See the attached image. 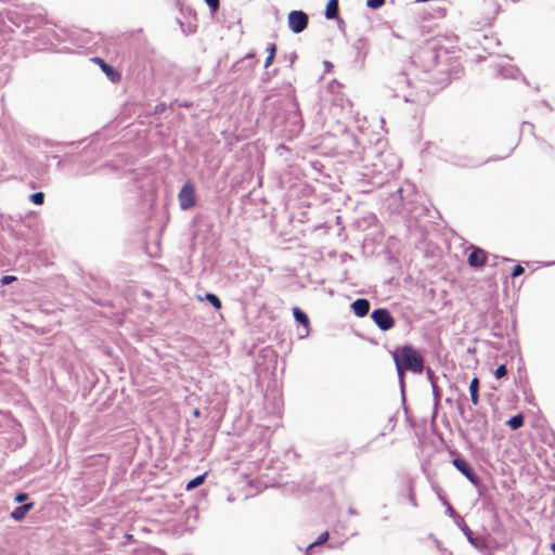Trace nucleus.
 Instances as JSON below:
<instances>
[{"label":"nucleus","mask_w":555,"mask_h":555,"mask_svg":"<svg viewBox=\"0 0 555 555\" xmlns=\"http://www.w3.org/2000/svg\"><path fill=\"white\" fill-rule=\"evenodd\" d=\"M28 498V494L25 493V492H20L15 495V501L18 502V503H22L24 501H26Z\"/></svg>","instance_id":"f704fd0d"},{"label":"nucleus","mask_w":555,"mask_h":555,"mask_svg":"<svg viewBox=\"0 0 555 555\" xmlns=\"http://www.w3.org/2000/svg\"><path fill=\"white\" fill-rule=\"evenodd\" d=\"M371 305L366 298H358L351 304L352 312L359 317H365L370 311Z\"/></svg>","instance_id":"4468645a"},{"label":"nucleus","mask_w":555,"mask_h":555,"mask_svg":"<svg viewBox=\"0 0 555 555\" xmlns=\"http://www.w3.org/2000/svg\"><path fill=\"white\" fill-rule=\"evenodd\" d=\"M470 401L474 405L479 402V379L474 377L469 383Z\"/></svg>","instance_id":"dca6fc26"},{"label":"nucleus","mask_w":555,"mask_h":555,"mask_svg":"<svg viewBox=\"0 0 555 555\" xmlns=\"http://www.w3.org/2000/svg\"><path fill=\"white\" fill-rule=\"evenodd\" d=\"M525 272V269L520 264H516L512 271V278H517Z\"/></svg>","instance_id":"2f4dec72"},{"label":"nucleus","mask_w":555,"mask_h":555,"mask_svg":"<svg viewBox=\"0 0 555 555\" xmlns=\"http://www.w3.org/2000/svg\"><path fill=\"white\" fill-rule=\"evenodd\" d=\"M205 478H206V474H202V475L196 476L195 478L191 479L186 483L185 489L186 490H192V489H195V488L199 487L202 483H204Z\"/></svg>","instance_id":"412c9836"},{"label":"nucleus","mask_w":555,"mask_h":555,"mask_svg":"<svg viewBox=\"0 0 555 555\" xmlns=\"http://www.w3.org/2000/svg\"><path fill=\"white\" fill-rule=\"evenodd\" d=\"M34 503H25L23 505H20L15 507L10 516L15 521H22L25 518V515L33 508Z\"/></svg>","instance_id":"2eb2a0df"},{"label":"nucleus","mask_w":555,"mask_h":555,"mask_svg":"<svg viewBox=\"0 0 555 555\" xmlns=\"http://www.w3.org/2000/svg\"><path fill=\"white\" fill-rule=\"evenodd\" d=\"M551 550H552L553 554L555 555V543L551 544Z\"/></svg>","instance_id":"79ce46f5"},{"label":"nucleus","mask_w":555,"mask_h":555,"mask_svg":"<svg viewBox=\"0 0 555 555\" xmlns=\"http://www.w3.org/2000/svg\"><path fill=\"white\" fill-rule=\"evenodd\" d=\"M193 415H194V416H196V417H197V416H199V410H198V409H195V410L193 411Z\"/></svg>","instance_id":"a19ab883"},{"label":"nucleus","mask_w":555,"mask_h":555,"mask_svg":"<svg viewBox=\"0 0 555 555\" xmlns=\"http://www.w3.org/2000/svg\"><path fill=\"white\" fill-rule=\"evenodd\" d=\"M457 165L467 167V166H475L476 164L470 160H464V162H459Z\"/></svg>","instance_id":"e433bc0d"},{"label":"nucleus","mask_w":555,"mask_h":555,"mask_svg":"<svg viewBox=\"0 0 555 555\" xmlns=\"http://www.w3.org/2000/svg\"><path fill=\"white\" fill-rule=\"evenodd\" d=\"M457 527L465 534L469 544L473 545L477 551L483 554L489 551V543L487 539L482 535H475L472 529L466 525L462 517H459Z\"/></svg>","instance_id":"39448f33"},{"label":"nucleus","mask_w":555,"mask_h":555,"mask_svg":"<svg viewBox=\"0 0 555 555\" xmlns=\"http://www.w3.org/2000/svg\"><path fill=\"white\" fill-rule=\"evenodd\" d=\"M348 514L351 515V516H356V515H358V512L353 507H349L348 508Z\"/></svg>","instance_id":"58836bf2"},{"label":"nucleus","mask_w":555,"mask_h":555,"mask_svg":"<svg viewBox=\"0 0 555 555\" xmlns=\"http://www.w3.org/2000/svg\"><path fill=\"white\" fill-rule=\"evenodd\" d=\"M356 52V62L362 66L364 64L365 57L369 53L370 44L366 38L360 37L356 40L352 46Z\"/></svg>","instance_id":"9d476101"},{"label":"nucleus","mask_w":555,"mask_h":555,"mask_svg":"<svg viewBox=\"0 0 555 555\" xmlns=\"http://www.w3.org/2000/svg\"><path fill=\"white\" fill-rule=\"evenodd\" d=\"M378 162L385 165V169L388 173H393L400 167L399 158L391 152H382L378 155Z\"/></svg>","instance_id":"9b49d317"},{"label":"nucleus","mask_w":555,"mask_h":555,"mask_svg":"<svg viewBox=\"0 0 555 555\" xmlns=\"http://www.w3.org/2000/svg\"><path fill=\"white\" fill-rule=\"evenodd\" d=\"M51 31L53 33V38H54L55 40H57V41H61V40H62L55 31H53V30H51Z\"/></svg>","instance_id":"ea45409f"},{"label":"nucleus","mask_w":555,"mask_h":555,"mask_svg":"<svg viewBox=\"0 0 555 555\" xmlns=\"http://www.w3.org/2000/svg\"><path fill=\"white\" fill-rule=\"evenodd\" d=\"M409 501L410 503L416 507L417 506V503H416V499H415V494L413 492V488H412V485H410L409 487Z\"/></svg>","instance_id":"473e14b6"},{"label":"nucleus","mask_w":555,"mask_h":555,"mask_svg":"<svg viewBox=\"0 0 555 555\" xmlns=\"http://www.w3.org/2000/svg\"><path fill=\"white\" fill-rule=\"evenodd\" d=\"M498 74L503 78H516L518 69L512 65H508L506 67L502 66L500 67Z\"/></svg>","instance_id":"6ab92c4d"},{"label":"nucleus","mask_w":555,"mask_h":555,"mask_svg":"<svg viewBox=\"0 0 555 555\" xmlns=\"http://www.w3.org/2000/svg\"><path fill=\"white\" fill-rule=\"evenodd\" d=\"M506 424L513 430L519 429L520 427L524 426V416L521 414L514 415L506 422Z\"/></svg>","instance_id":"aec40b11"},{"label":"nucleus","mask_w":555,"mask_h":555,"mask_svg":"<svg viewBox=\"0 0 555 555\" xmlns=\"http://www.w3.org/2000/svg\"><path fill=\"white\" fill-rule=\"evenodd\" d=\"M395 364H396V369H397V373H398V377H399V380H400V386H401V391L403 392V388H404V375H405V371H408L405 367H403L399 361H395Z\"/></svg>","instance_id":"b1692460"},{"label":"nucleus","mask_w":555,"mask_h":555,"mask_svg":"<svg viewBox=\"0 0 555 555\" xmlns=\"http://www.w3.org/2000/svg\"><path fill=\"white\" fill-rule=\"evenodd\" d=\"M338 1L337 0H330L326 4L325 9V17L327 20H334L338 16Z\"/></svg>","instance_id":"f3484780"},{"label":"nucleus","mask_w":555,"mask_h":555,"mask_svg":"<svg viewBox=\"0 0 555 555\" xmlns=\"http://www.w3.org/2000/svg\"><path fill=\"white\" fill-rule=\"evenodd\" d=\"M373 166H374V167H376V168H377V170H380V169H379L380 165H379L378 163H374V164H373Z\"/></svg>","instance_id":"37998d69"},{"label":"nucleus","mask_w":555,"mask_h":555,"mask_svg":"<svg viewBox=\"0 0 555 555\" xmlns=\"http://www.w3.org/2000/svg\"><path fill=\"white\" fill-rule=\"evenodd\" d=\"M507 375V367L505 364H501L496 367V370L494 371V376L495 378L500 379L504 376Z\"/></svg>","instance_id":"bb28decb"},{"label":"nucleus","mask_w":555,"mask_h":555,"mask_svg":"<svg viewBox=\"0 0 555 555\" xmlns=\"http://www.w3.org/2000/svg\"><path fill=\"white\" fill-rule=\"evenodd\" d=\"M206 300L217 310L221 309V300L220 298L214 294V293H207L205 295Z\"/></svg>","instance_id":"4be33fe9"},{"label":"nucleus","mask_w":555,"mask_h":555,"mask_svg":"<svg viewBox=\"0 0 555 555\" xmlns=\"http://www.w3.org/2000/svg\"><path fill=\"white\" fill-rule=\"evenodd\" d=\"M0 70H2V72H3V70H4V68H0Z\"/></svg>","instance_id":"49530a36"},{"label":"nucleus","mask_w":555,"mask_h":555,"mask_svg":"<svg viewBox=\"0 0 555 555\" xmlns=\"http://www.w3.org/2000/svg\"><path fill=\"white\" fill-rule=\"evenodd\" d=\"M178 201L182 210H188L195 206V189L191 181H186L178 194Z\"/></svg>","instance_id":"6e6552de"},{"label":"nucleus","mask_w":555,"mask_h":555,"mask_svg":"<svg viewBox=\"0 0 555 555\" xmlns=\"http://www.w3.org/2000/svg\"><path fill=\"white\" fill-rule=\"evenodd\" d=\"M385 3V0H366V5L372 10H377L382 8Z\"/></svg>","instance_id":"c756f323"},{"label":"nucleus","mask_w":555,"mask_h":555,"mask_svg":"<svg viewBox=\"0 0 555 555\" xmlns=\"http://www.w3.org/2000/svg\"><path fill=\"white\" fill-rule=\"evenodd\" d=\"M327 540H328V532L325 531V532L321 533L320 537L315 541H313L312 543H310L308 545L306 552L309 553L313 547L325 543Z\"/></svg>","instance_id":"5701e85b"},{"label":"nucleus","mask_w":555,"mask_h":555,"mask_svg":"<svg viewBox=\"0 0 555 555\" xmlns=\"http://www.w3.org/2000/svg\"><path fill=\"white\" fill-rule=\"evenodd\" d=\"M125 538H126L127 540H131V539H132V535H131V534H125Z\"/></svg>","instance_id":"c03bdc74"},{"label":"nucleus","mask_w":555,"mask_h":555,"mask_svg":"<svg viewBox=\"0 0 555 555\" xmlns=\"http://www.w3.org/2000/svg\"><path fill=\"white\" fill-rule=\"evenodd\" d=\"M440 50L436 47L426 46L421 48L412 57L415 65H420L425 73L433 70L439 62Z\"/></svg>","instance_id":"20e7f679"},{"label":"nucleus","mask_w":555,"mask_h":555,"mask_svg":"<svg viewBox=\"0 0 555 555\" xmlns=\"http://www.w3.org/2000/svg\"><path fill=\"white\" fill-rule=\"evenodd\" d=\"M427 377L430 383H431V380H435V375H434V372L431 371V369H427Z\"/></svg>","instance_id":"4c0bfd02"},{"label":"nucleus","mask_w":555,"mask_h":555,"mask_svg":"<svg viewBox=\"0 0 555 555\" xmlns=\"http://www.w3.org/2000/svg\"><path fill=\"white\" fill-rule=\"evenodd\" d=\"M16 280L14 275H3L0 280L1 285H9Z\"/></svg>","instance_id":"7c9ffc66"},{"label":"nucleus","mask_w":555,"mask_h":555,"mask_svg":"<svg viewBox=\"0 0 555 555\" xmlns=\"http://www.w3.org/2000/svg\"><path fill=\"white\" fill-rule=\"evenodd\" d=\"M254 56H255V54L253 52L247 54V57H254Z\"/></svg>","instance_id":"a18cd8bd"},{"label":"nucleus","mask_w":555,"mask_h":555,"mask_svg":"<svg viewBox=\"0 0 555 555\" xmlns=\"http://www.w3.org/2000/svg\"><path fill=\"white\" fill-rule=\"evenodd\" d=\"M371 318L376 326L383 331H389L395 326V319L386 308H377L371 313Z\"/></svg>","instance_id":"0eeeda50"},{"label":"nucleus","mask_w":555,"mask_h":555,"mask_svg":"<svg viewBox=\"0 0 555 555\" xmlns=\"http://www.w3.org/2000/svg\"><path fill=\"white\" fill-rule=\"evenodd\" d=\"M452 463L475 487H479L480 479L466 460L459 456L453 459Z\"/></svg>","instance_id":"1a4fd4ad"},{"label":"nucleus","mask_w":555,"mask_h":555,"mask_svg":"<svg viewBox=\"0 0 555 555\" xmlns=\"http://www.w3.org/2000/svg\"><path fill=\"white\" fill-rule=\"evenodd\" d=\"M309 23V16L306 12L301 10H294L288 13L287 24L288 28L294 34L302 33Z\"/></svg>","instance_id":"423d86ee"},{"label":"nucleus","mask_w":555,"mask_h":555,"mask_svg":"<svg viewBox=\"0 0 555 555\" xmlns=\"http://www.w3.org/2000/svg\"><path fill=\"white\" fill-rule=\"evenodd\" d=\"M487 261V255L486 251L479 247H473V250L470 251L468 256V263L473 268H480L482 267Z\"/></svg>","instance_id":"ddd939ff"},{"label":"nucleus","mask_w":555,"mask_h":555,"mask_svg":"<svg viewBox=\"0 0 555 555\" xmlns=\"http://www.w3.org/2000/svg\"><path fill=\"white\" fill-rule=\"evenodd\" d=\"M446 505H447V514L452 517L456 524V526L459 525V517H461L456 511L449 504L446 502Z\"/></svg>","instance_id":"c85d7f7f"},{"label":"nucleus","mask_w":555,"mask_h":555,"mask_svg":"<svg viewBox=\"0 0 555 555\" xmlns=\"http://www.w3.org/2000/svg\"><path fill=\"white\" fill-rule=\"evenodd\" d=\"M271 119L275 127H282L288 138L297 137L302 128L304 120L298 102L293 94H288L272 104Z\"/></svg>","instance_id":"f257e3e1"},{"label":"nucleus","mask_w":555,"mask_h":555,"mask_svg":"<svg viewBox=\"0 0 555 555\" xmlns=\"http://www.w3.org/2000/svg\"><path fill=\"white\" fill-rule=\"evenodd\" d=\"M93 61L99 64L102 72L106 75L109 81L113 83L119 82L121 79V75L109 64H107L103 59L101 57H94Z\"/></svg>","instance_id":"f8f14e48"},{"label":"nucleus","mask_w":555,"mask_h":555,"mask_svg":"<svg viewBox=\"0 0 555 555\" xmlns=\"http://www.w3.org/2000/svg\"><path fill=\"white\" fill-rule=\"evenodd\" d=\"M268 55L274 56L276 54V44L275 43H269L267 47Z\"/></svg>","instance_id":"72a5a7b5"},{"label":"nucleus","mask_w":555,"mask_h":555,"mask_svg":"<svg viewBox=\"0 0 555 555\" xmlns=\"http://www.w3.org/2000/svg\"><path fill=\"white\" fill-rule=\"evenodd\" d=\"M211 13H216L220 7V0H204Z\"/></svg>","instance_id":"cd10ccee"},{"label":"nucleus","mask_w":555,"mask_h":555,"mask_svg":"<svg viewBox=\"0 0 555 555\" xmlns=\"http://www.w3.org/2000/svg\"><path fill=\"white\" fill-rule=\"evenodd\" d=\"M293 315H294V319L296 320V322H298L299 324L308 327V325H309V318H308V315H307V313L305 311H302L298 307H294L293 308Z\"/></svg>","instance_id":"a211bd4d"},{"label":"nucleus","mask_w":555,"mask_h":555,"mask_svg":"<svg viewBox=\"0 0 555 555\" xmlns=\"http://www.w3.org/2000/svg\"><path fill=\"white\" fill-rule=\"evenodd\" d=\"M431 389H433L435 406H437L441 399V392H440L439 387L437 386L436 380H431Z\"/></svg>","instance_id":"393cba45"},{"label":"nucleus","mask_w":555,"mask_h":555,"mask_svg":"<svg viewBox=\"0 0 555 555\" xmlns=\"http://www.w3.org/2000/svg\"><path fill=\"white\" fill-rule=\"evenodd\" d=\"M387 85L393 98H402L406 103L417 102V95L413 92L411 80L406 73L400 72L391 75L388 78Z\"/></svg>","instance_id":"f03ea898"},{"label":"nucleus","mask_w":555,"mask_h":555,"mask_svg":"<svg viewBox=\"0 0 555 555\" xmlns=\"http://www.w3.org/2000/svg\"><path fill=\"white\" fill-rule=\"evenodd\" d=\"M29 199L35 205H42L44 203V193L43 192H36L30 194Z\"/></svg>","instance_id":"a878e982"},{"label":"nucleus","mask_w":555,"mask_h":555,"mask_svg":"<svg viewBox=\"0 0 555 555\" xmlns=\"http://www.w3.org/2000/svg\"><path fill=\"white\" fill-rule=\"evenodd\" d=\"M274 60V56L268 55L264 62V67L268 68Z\"/></svg>","instance_id":"c9c22d12"},{"label":"nucleus","mask_w":555,"mask_h":555,"mask_svg":"<svg viewBox=\"0 0 555 555\" xmlns=\"http://www.w3.org/2000/svg\"><path fill=\"white\" fill-rule=\"evenodd\" d=\"M391 354L393 361H399L408 371L417 374L423 372L424 360L412 345H404L400 350L392 351Z\"/></svg>","instance_id":"7ed1b4c3"}]
</instances>
